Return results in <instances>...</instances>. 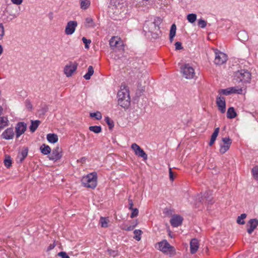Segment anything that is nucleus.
Wrapping results in <instances>:
<instances>
[{
	"label": "nucleus",
	"mask_w": 258,
	"mask_h": 258,
	"mask_svg": "<svg viewBox=\"0 0 258 258\" xmlns=\"http://www.w3.org/2000/svg\"><path fill=\"white\" fill-rule=\"evenodd\" d=\"M118 104L122 108H127L130 105V97L127 87L122 85L117 93Z\"/></svg>",
	"instance_id": "1"
},
{
	"label": "nucleus",
	"mask_w": 258,
	"mask_h": 258,
	"mask_svg": "<svg viewBox=\"0 0 258 258\" xmlns=\"http://www.w3.org/2000/svg\"><path fill=\"white\" fill-rule=\"evenodd\" d=\"M97 176L95 172L88 174L82 178L81 182L82 184L86 187L94 188L97 186Z\"/></svg>",
	"instance_id": "2"
},
{
	"label": "nucleus",
	"mask_w": 258,
	"mask_h": 258,
	"mask_svg": "<svg viewBox=\"0 0 258 258\" xmlns=\"http://www.w3.org/2000/svg\"><path fill=\"white\" fill-rule=\"evenodd\" d=\"M157 245V248L164 253L171 255L175 253L174 248L166 240L158 242Z\"/></svg>",
	"instance_id": "3"
},
{
	"label": "nucleus",
	"mask_w": 258,
	"mask_h": 258,
	"mask_svg": "<svg viewBox=\"0 0 258 258\" xmlns=\"http://www.w3.org/2000/svg\"><path fill=\"white\" fill-rule=\"evenodd\" d=\"M180 70L183 77L186 79H192L195 76V69L188 63L183 64Z\"/></svg>",
	"instance_id": "4"
},
{
	"label": "nucleus",
	"mask_w": 258,
	"mask_h": 258,
	"mask_svg": "<svg viewBox=\"0 0 258 258\" xmlns=\"http://www.w3.org/2000/svg\"><path fill=\"white\" fill-rule=\"evenodd\" d=\"M125 0H110V5L112 9L114 10V13L116 14L123 12L125 10L126 4Z\"/></svg>",
	"instance_id": "5"
},
{
	"label": "nucleus",
	"mask_w": 258,
	"mask_h": 258,
	"mask_svg": "<svg viewBox=\"0 0 258 258\" xmlns=\"http://www.w3.org/2000/svg\"><path fill=\"white\" fill-rule=\"evenodd\" d=\"M235 77L237 81L243 83L249 82L251 79L250 73L245 70H241L236 73Z\"/></svg>",
	"instance_id": "6"
},
{
	"label": "nucleus",
	"mask_w": 258,
	"mask_h": 258,
	"mask_svg": "<svg viewBox=\"0 0 258 258\" xmlns=\"http://www.w3.org/2000/svg\"><path fill=\"white\" fill-rule=\"evenodd\" d=\"M215 59L214 63L217 65H221L227 60V55L218 49H214Z\"/></svg>",
	"instance_id": "7"
},
{
	"label": "nucleus",
	"mask_w": 258,
	"mask_h": 258,
	"mask_svg": "<svg viewBox=\"0 0 258 258\" xmlns=\"http://www.w3.org/2000/svg\"><path fill=\"white\" fill-rule=\"evenodd\" d=\"M242 93V89L238 87H232L226 89H222L218 90L219 95L223 94L225 95H229L231 94H241Z\"/></svg>",
	"instance_id": "8"
},
{
	"label": "nucleus",
	"mask_w": 258,
	"mask_h": 258,
	"mask_svg": "<svg viewBox=\"0 0 258 258\" xmlns=\"http://www.w3.org/2000/svg\"><path fill=\"white\" fill-rule=\"evenodd\" d=\"M222 143L220 144L219 151L221 154H223L229 149L232 140L229 137H225L222 139Z\"/></svg>",
	"instance_id": "9"
},
{
	"label": "nucleus",
	"mask_w": 258,
	"mask_h": 258,
	"mask_svg": "<svg viewBox=\"0 0 258 258\" xmlns=\"http://www.w3.org/2000/svg\"><path fill=\"white\" fill-rule=\"evenodd\" d=\"M78 63L76 62H70L64 68V73L67 77H70L76 71Z\"/></svg>",
	"instance_id": "10"
},
{
	"label": "nucleus",
	"mask_w": 258,
	"mask_h": 258,
	"mask_svg": "<svg viewBox=\"0 0 258 258\" xmlns=\"http://www.w3.org/2000/svg\"><path fill=\"white\" fill-rule=\"evenodd\" d=\"M131 148L134 151L135 154L138 157H142L144 160L148 158L147 154L137 144L134 143L131 146Z\"/></svg>",
	"instance_id": "11"
},
{
	"label": "nucleus",
	"mask_w": 258,
	"mask_h": 258,
	"mask_svg": "<svg viewBox=\"0 0 258 258\" xmlns=\"http://www.w3.org/2000/svg\"><path fill=\"white\" fill-rule=\"evenodd\" d=\"M78 26V23L76 21H70L68 22L65 28V33L70 35L73 34Z\"/></svg>",
	"instance_id": "12"
},
{
	"label": "nucleus",
	"mask_w": 258,
	"mask_h": 258,
	"mask_svg": "<svg viewBox=\"0 0 258 258\" xmlns=\"http://www.w3.org/2000/svg\"><path fill=\"white\" fill-rule=\"evenodd\" d=\"M216 104L219 110L222 113L226 111L225 98L221 95H218L216 98Z\"/></svg>",
	"instance_id": "13"
},
{
	"label": "nucleus",
	"mask_w": 258,
	"mask_h": 258,
	"mask_svg": "<svg viewBox=\"0 0 258 258\" xmlns=\"http://www.w3.org/2000/svg\"><path fill=\"white\" fill-rule=\"evenodd\" d=\"M61 157V149L59 147H56L53 149L51 154L48 156V158L50 160L56 161L60 159Z\"/></svg>",
	"instance_id": "14"
},
{
	"label": "nucleus",
	"mask_w": 258,
	"mask_h": 258,
	"mask_svg": "<svg viewBox=\"0 0 258 258\" xmlns=\"http://www.w3.org/2000/svg\"><path fill=\"white\" fill-rule=\"evenodd\" d=\"M258 226V220L257 219H251L247 223V232L248 234H251Z\"/></svg>",
	"instance_id": "15"
},
{
	"label": "nucleus",
	"mask_w": 258,
	"mask_h": 258,
	"mask_svg": "<svg viewBox=\"0 0 258 258\" xmlns=\"http://www.w3.org/2000/svg\"><path fill=\"white\" fill-rule=\"evenodd\" d=\"M26 124L22 122H18L16 124L15 130L16 135L17 138H18L19 137H20L21 135L24 133L26 130Z\"/></svg>",
	"instance_id": "16"
},
{
	"label": "nucleus",
	"mask_w": 258,
	"mask_h": 258,
	"mask_svg": "<svg viewBox=\"0 0 258 258\" xmlns=\"http://www.w3.org/2000/svg\"><path fill=\"white\" fill-rule=\"evenodd\" d=\"M182 217L178 215L172 216L170 221L171 225L174 227L180 226L182 224Z\"/></svg>",
	"instance_id": "17"
},
{
	"label": "nucleus",
	"mask_w": 258,
	"mask_h": 258,
	"mask_svg": "<svg viewBox=\"0 0 258 258\" xmlns=\"http://www.w3.org/2000/svg\"><path fill=\"white\" fill-rule=\"evenodd\" d=\"M14 132L12 128L9 127L6 129L2 134V138L5 140H11L14 137Z\"/></svg>",
	"instance_id": "18"
},
{
	"label": "nucleus",
	"mask_w": 258,
	"mask_h": 258,
	"mask_svg": "<svg viewBox=\"0 0 258 258\" xmlns=\"http://www.w3.org/2000/svg\"><path fill=\"white\" fill-rule=\"evenodd\" d=\"M109 44L110 47L113 49L114 48H117L119 46H121L122 43V42L120 41L118 38L113 37L110 40Z\"/></svg>",
	"instance_id": "19"
},
{
	"label": "nucleus",
	"mask_w": 258,
	"mask_h": 258,
	"mask_svg": "<svg viewBox=\"0 0 258 258\" xmlns=\"http://www.w3.org/2000/svg\"><path fill=\"white\" fill-rule=\"evenodd\" d=\"M199 247V245L198 240L195 238L191 239L190 243V249L191 253L192 254L196 253Z\"/></svg>",
	"instance_id": "20"
},
{
	"label": "nucleus",
	"mask_w": 258,
	"mask_h": 258,
	"mask_svg": "<svg viewBox=\"0 0 258 258\" xmlns=\"http://www.w3.org/2000/svg\"><path fill=\"white\" fill-rule=\"evenodd\" d=\"M211 194L209 192H206L202 197V200L200 202L205 203V204H211L212 203V198L211 197Z\"/></svg>",
	"instance_id": "21"
},
{
	"label": "nucleus",
	"mask_w": 258,
	"mask_h": 258,
	"mask_svg": "<svg viewBox=\"0 0 258 258\" xmlns=\"http://www.w3.org/2000/svg\"><path fill=\"white\" fill-rule=\"evenodd\" d=\"M85 26L87 28H93L96 25L91 17H87L85 19Z\"/></svg>",
	"instance_id": "22"
},
{
	"label": "nucleus",
	"mask_w": 258,
	"mask_h": 258,
	"mask_svg": "<svg viewBox=\"0 0 258 258\" xmlns=\"http://www.w3.org/2000/svg\"><path fill=\"white\" fill-rule=\"evenodd\" d=\"M46 139L47 141L52 144H54L58 141V137L55 134H48L47 135Z\"/></svg>",
	"instance_id": "23"
},
{
	"label": "nucleus",
	"mask_w": 258,
	"mask_h": 258,
	"mask_svg": "<svg viewBox=\"0 0 258 258\" xmlns=\"http://www.w3.org/2000/svg\"><path fill=\"white\" fill-rule=\"evenodd\" d=\"M40 150L42 154L46 155H48L51 152V148L48 145L42 144L40 147Z\"/></svg>",
	"instance_id": "24"
},
{
	"label": "nucleus",
	"mask_w": 258,
	"mask_h": 258,
	"mask_svg": "<svg viewBox=\"0 0 258 258\" xmlns=\"http://www.w3.org/2000/svg\"><path fill=\"white\" fill-rule=\"evenodd\" d=\"M28 153V149L27 148L23 149L21 152L18 155V159H19L20 162H22L24 159L27 156Z\"/></svg>",
	"instance_id": "25"
},
{
	"label": "nucleus",
	"mask_w": 258,
	"mask_h": 258,
	"mask_svg": "<svg viewBox=\"0 0 258 258\" xmlns=\"http://www.w3.org/2000/svg\"><path fill=\"white\" fill-rule=\"evenodd\" d=\"M219 127H217L215 129L214 133L211 136V140L209 142V146H212L214 143L219 133Z\"/></svg>",
	"instance_id": "26"
},
{
	"label": "nucleus",
	"mask_w": 258,
	"mask_h": 258,
	"mask_svg": "<svg viewBox=\"0 0 258 258\" xmlns=\"http://www.w3.org/2000/svg\"><path fill=\"white\" fill-rule=\"evenodd\" d=\"M237 114L233 107H231L228 109L227 112V117L228 118L232 119L235 118Z\"/></svg>",
	"instance_id": "27"
},
{
	"label": "nucleus",
	"mask_w": 258,
	"mask_h": 258,
	"mask_svg": "<svg viewBox=\"0 0 258 258\" xmlns=\"http://www.w3.org/2000/svg\"><path fill=\"white\" fill-rule=\"evenodd\" d=\"M176 27L175 24H173L170 28V34H169V39L171 42L173 41V38L176 34Z\"/></svg>",
	"instance_id": "28"
},
{
	"label": "nucleus",
	"mask_w": 258,
	"mask_h": 258,
	"mask_svg": "<svg viewBox=\"0 0 258 258\" xmlns=\"http://www.w3.org/2000/svg\"><path fill=\"white\" fill-rule=\"evenodd\" d=\"M80 8L83 10H87L90 6L91 2L89 0H80Z\"/></svg>",
	"instance_id": "29"
},
{
	"label": "nucleus",
	"mask_w": 258,
	"mask_h": 258,
	"mask_svg": "<svg viewBox=\"0 0 258 258\" xmlns=\"http://www.w3.org/2000/svg\"><path fill=\"white\" fill-rule=\"evenodd\" d=\"M94 73V69L92 66H89L88 69V72L84 76V78L88 80L91 78V77Z\"/></svg>",
	"instance_id": "30"
},
{
	"label": "nucleus",
	"mask_w": 258,
	"mask_h": 258,
	"mask_svg": "<svg viewBox=\"0 0 258 258\" xmlns=\"http://www.w3.org/2000/svg\"><path fill=\"white\" fill-rule=\"evenodd\" d=\"M40 123V121L39 120H35L32 121L31 125L30 126V130L31 132H34Z\"/></svg>",
	"instance_id": "31"
},
{
	"label": "nucleus",
	"mask_w": 258,
	"mask_h": 258,
	"mask_svg": "<svg viewBox=\"0 0 258 258\" xmlns=\"http://www.w3.org/2000/svg\"><path fill=\"white\" fill-rule=\"evenodd\" d=\"M109 219L107 218L101 217L100 219V223L103 228H107L108 226Z\"/></svg>",
	"instance_id": "32"
},
{
	"label": "nucleus",
	"mask_w": 258,
	"mask_h": 258,
	"mask_svg": "<svg viewBox=\"0 0 258 258\" xmlns=\"http://www.w3.org/2000/svg\"><path fill=\"white\" fill-rule=\"evenodd\" d=\"M89 129L90 131L96 134L100 133L102 131V128L101 126L97 125L90 126H89Z\"/></svg>",
	"instance_id": "33"
},
{
	"label": "nucleus",
	"mask_w": 258,
	"mask_h": 258,
	"mask_svg": "<svg viewBox=\"0 0 258 258\" xmlns=\"http://www.w3.org/2000/svg\"><path fill=\"white\" fill-rule=\"evenodd\" d=\"M246 217V214H242L240 215V216H238L237 219V223L239 224L243 225L245 224V221L244 220Z\"/></svg>",
	"instance_id": "34"
},
{
	"label": "nucleus",
	"mask_w": 258,
	"mask_h": 258,
	"mask_svg": "<svg viewBox=\"0 0 258 258\" xmlns=\"http://www.w3.org/2000/svg\"><path fill=\"white\" fill-rule=\"evenodd\" d=\"M142 233V231L141 230H135L134 231V238L137 241H140L141 239V234Z\"/></svg>",
	"instance_id": "35"
},
{
	"label": "nucleus",
	"mask_w": 258,
	"mask_h": 258,
	"mask_svg": "<svg viewBox=\"0 0 258 258\" xmlns=\"http://www.w3.org/2000/svg\"><path fill=\"white\" fill-rule=\"evenodd\" d=\"M251 173L253 178L258 180V166H256L252 168L251 169Z\"/></svg>",
	"instance_id": "36"
},
{
	"label": "nucleus",
	"mask_w": 258,
	"mask_h": 258,
	"mask_svg": "<svg viewBox=\"0 0 258 258\" xmlns=\"http://www.w3.org/2000/svg\"><path fill=\"white\" fill-rule=\"evenodd\" d=\"M238 37L240 40L244 41L247 39V35L245 31H240L238 33Z\"/></svg>",
	"instance_id": "37"
},
{
	"label": "nucleus",
	"mask_w": 258,
	"mask_h": 258,
	"mask_svg": "<svg viewBox=\"0 0 258 258\" xmlns=\"http://www.w3.org/2000/svg\"><path fill=\"white\" fill-rule=\"evenodd\" d=\"M187 19L189 22L193 23L197 19V15L195 14H189L187 16Z\"/></svg>",
	"instance_id": "38"
},
{
	"label": "nucleus",
	"mask_w": 258,
	"mask_h": 258,
	"mask_svg": "<svg viewBox=\"0 0 258 258\" xmlns=\"http://www.w3.org/2000/svg\"><path fill=\"white\" fill-rule=\"evenodd\" d=\"M90 116L91 117L95 118L97 120H100L102 118V114L99 111L91 113Z\"/></svg>",
	"instance_id": "39"
},
{
	"label": "nucleus",
	"mask_w": 258,
	"mask_h": 258,
	"mask_svg": "<svg viewBox=\"0 0 258 258\" xmlns=\"http://www.w3.org/2000/svg\"><path fill=\"white\" fill-rule=\"evenodd\" d=\"M105 121L106 123L108 124L109 128L110 129H112L114 125L113 121L108 116H106L105 118Z\"/></svg>",
	"instance_id": "40"
},
{
	"label": "nucleus",
	"mask_w": 258,
	"mask_h": 258,
	"mask_svg": "<svg viewBox=\"0 0 258 258\" xmlns=\"http://www.w3.org/2000/svg\"><path fill=\"white\" fill-rule=\"evenodd\" d=\"M0 125H2L4 126H7L8 125V120L7 117H0Z\"/></svg>",
	"instance_id": "41"
},
{
	"label": "nucleus",
	"mask_w": 258,
	"mask_h": 258,
	"mask_svg": "<svg viewBox=\"0 0 258 258\" xmlns=\"http://www.w3.org/2000/svg\"><path fill=\"white\" fill-rule=\"evenodd\" d=\"M5 165L9 168L11 166L12 164V160L10 156H8L6 157V159L4 160Z\"/></svg>",
	"instance_id": "42"
},
{
	"label": "nucleus",
	"mask_w": 258,
	"mask_h": 258,
	"mask_svg": "<svg viewBox=\"0 0 258 258\" xmlns=\"http://www.w3.org/2000/svg\"><path fill=\"white\" fill-rule=\"evenodd\" d=\"M82 41L83 42V43L85 44V47L87 49L89 48V44L91 42V40L87 39L86 38H85L84 37L82 38Z\"/></svg>",
	"instance_id": "43"
},
{
	"label": "nucleus",
	"mask_w": 258,
	"mask_h": 258,
	"mask_svg": "<svg viewBox=\"0 0 258 258\" xmlns=\"http://www.w3.org/2000/svg\"><path fill=\"white\" fill-rule=\"evenodd\" d=\"M198 25L200 27H201L202 28H204L206 27V26L207 25V22L203 19H199L198 21Z\"/></svg>",
	"instance_id": "44"
},
{
	"label": "nucleus",
	"mask_w": 258,
	"mask_h": 258,
	"mask_svg": "<svg viewBox=\"0 0 258 258\" xmlns=\"http://www.w3.org/2000/svg\"><path fill=\"white\" fill-rule=\"evenodd\" d=\"M5 35V29L2 23H0V40H1Z\"/></svg>",
	"instance_id": "45"
},
{
	"label": "nucleus",
	"mask_w": 258,
	"mask_h": 258,
	"mask_svg": "<svg viewBox=\"0 0 258 258\" xmlns=\"http://www.w3.org/2000/svg\"><path fill=\"white\" fill-rule=\"evenodd\" d=\"M132 212L131 215V217L132 218H133L134 217H137L138 215L139 214V210L137 208H134L132 210Z\"/></svg>",
	"instance_id": "46"
},
{
	"label": "nucleus",
	"mask_w": 258,
	"mask_h": 258,
	"mask_svg": "<svg viewBox=\"0 0 258 258\" xmlns=\"http://www.w3.org/2000/svg\"><path fill=\"white\" fill-rule=\"evenodd\" d=\"M58 255L61 257V258H70L69 256L67 254L66 252L61 251L58 253Z\"/></svg>",
	"instance_id": "47"
},
{
	"label": "nucleus",
	"mask_w": 258,
	"mask_h": 258,
	"mask_svg": "<svg viewBox=\"0 0 258 258\" xmlns=\"http://www.w3.org/2000/svg\"><path fill=\"white\" fill-rule=\"evenodd\" d=\"M175 49L176 50H181L183 49V47L182 46L181 43L180 42H176L175 44Z\"/></svg>",
	"instance_id": "48"
},
{
	"label": "nucleus",
	"mask_w": 258,
	"mask_h": 258,
	"mask_svg": "<svg viewBox=\"0 0 258 258\" xmlns=\"http://www.w3.org/2000/svg\"><path fill=\"white\" fill-rule=\"evenodd\" d=\"M135 226L136 225L124 227L122 228V229L124 230L125 231H132L134 229Z\"/></svg>",
	"instance_id": "49"
},
{
	"label": "nucleus",
	"mask_w": 258,
	"mask_h": 258,
	"mask_svg": "<svg viewBox=\"0 0 258 258\" xmlns=\"http://www.w3.org/2000/svg\"><path fill=\"white\" fill-rule=\"evenodd\" d=\"M133 202L132 199H128V209L130 210H132L133 208Z\"/></svg>",
	"instance_id": "50"
},
{
	"label": "nucleus",
	"mask_w": 258,
	"mask_h": 258,
	"mask_svg": "<svg viewBox=\"0 0 258 258\" xmlns=\"http://www.w3.org/2000/svg\"><path fill=\"white\" fill-rule=\"evenodd\" d=\"M169 178H170V180L173 181L174 180L173 173V172L172 171V169L171 168H169Z\"/></svg>",
	"instance_id": "51"
},
{
	"label": "nucleus",
	"mask_w": 258,
	"mask_h": 258,
	"mask_svg": "<svg viewBox=\"0 0 258 258\" xmlns=\"http://www.w3.org/2000/svg\"><path fill=\"white\" fill-rule=\"evenodd\" d=\"M12 2L15 5H19L22 4L23 0H11Z\"/></svg>",
	"instance_id": "52"
},
{
	"label": "nucleus",
	"mask_w": 258,
	"mask_h": 258,
	"mask_svg": "<svg viewBox=\"0 0 258 258\" xmlns=\"http://www.w3.org/2000/svg\"><path fill=\"white\" fill-rule=\"evenodd\" d=\"M109 254L113 256H115L117 255V252L112 250H108Z\"/></svg>",
	"instance_id": "53"
},
{
	"label": "nucleus",
	"mask_w": 258,
	"mask_h": 258,
	"mask_svg": "<svg viewBox=\"0 0 258 258\" xmlns=\"http://www.w3.org/2000/svg\"><path fill=\"white\" fill-rule=\"evenodd\" d=\"M55 246V244L54 243H52V244H50L47 247V251H50L51 250H52V249H53L54 248V247Z\"/></svg>",
	"instance_id": "54"
},
{
	"label": "nucleus",
	"mask_w": 258,
	"mask_h": 258,
	"mask_svg": "<svg viewBox=\"0 0 258 258\" xmlns=\"http://www.w3.org/2000/svg\"><path fill=\"white\" fill-rule=\"evenodd\" d=\"M26 106L29 109L32 108V105L31 104L30 102L29 101L26 102Z\"/></svg>",
	"instance_id": "55"
},
{
	"label": "nucleus",
	"mask_w": 258,
	"mask_h": 258,
	"mask_svg": "<svg viewBox=\"0 0 258 258\" xmlns=\"http://www.w3.org/2000/svg\"><path fill=\"white\" fill-rule=\"evenodd\" d=\"M3 52V48L1 45H0V55L2 54V53Z\"/></svg>",
	"instance_id": "56"
},
{
	"label": "nucleus",
	"mask_w": 258,
	"mask_h": 258,
	"mask_svg": "<svg viewBox=\"0 0 258 258\" xmlns=\"http://www.w3.org/2000/svg\"><path fill=\"white\" fill-rule=\"evenodd\" d=\"M5 126L0 125V132L4 129Z\"/></svg>",
	"instance_id": "57"
},
{
	"label": "nucleus",
	"mask_w": 258,
	"mask_h": 258,
	"mask_svg": "<svg viewBox=\"0 0 258 258\" xmlns=\"http://www.w3.org/2000/svg\"><path fill=\"white\" fill-rule=\"evenodd\" d=\"M3 110V108H2V107L1 106H0V115L2 113Z\"/></svg>",
	"instance_id": "58"
},
{
	"label": "nucleus",
	"mask_w": 258,
	"mask_h": 258,
	"mask_svg": "<svg viewBox=\"0 0 258 258\" xmlns=\"http://www.w3.org/2000/svg\"><path fill=\"white\" fill-rule=\"evenodd\" d=\"M11 15L14 18H16L17 17V15H15V14H12V15Z\"/></svg>",
	"instance_id": "59"
}]
</instances>
